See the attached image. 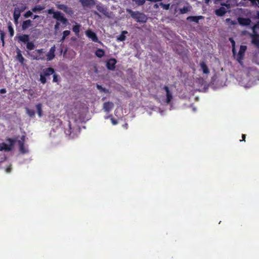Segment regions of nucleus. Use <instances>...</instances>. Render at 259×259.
Instances as JSON below:
<instances>
[{"label":"nucleus","instance_id":"obj_1","mask_svg":"<svg viewBox=\"0 0 259 259\" xmlns=\"http://www.w3.org/2000/svg\"><path fill=\"white\" fill-rule=\"evenodd\" d=\"M252 33L250 34L251 42L253 45L259 46V22L251 27Z\"/></svg>","mask_w":259,"mask_h":259},{"label":"nucleus","instance_id":"obj_2","mask_svg":"<svg viewBox=\"0 0 259 259\" xmlns=\"http://www.w3.org/2000/svg\"><path fill=\"white\" fill-rule=\"evenodd\" d=\"M49 14H53V17L56 19L58 22L60 21L63 24L66 25L68 23L67 19L64 17V15L60 12H55L53 9L48 10L47 11Z\"/></svg>","mask_w":259,"mask_h":259},{"label":"nucleus","instance_id":"obj_3","mask_svg":"<svg viewBox=\"0 0 259 259\" xmlns=\"http://www.w3.org/2000/svg\"><path fill=\"white\" fill-rule=\"evenodd\" d=\"M127 12L131 14V17L135 19L138 22L145 23L147 21L146 16L138 11H133L131 10H127Z\"/></svg>","mask_w":259,"mask_h":259},{"label":"nucleus","instance_id":"obj_4","mask_svg":"<svg viewBox=\"0 0 259 259\" xmlns=\"http://www.w3.org/2000/svg\"><path fill=\"white\" fill-rule=\"evenodd\" d=\"M6 141L9 142V144L4 142L0 144V151H11L16 141V139L8 138Z\"/></svg>","mask_w":259,"mask_h":259},{"label":"nucleus","instance_id":"obj_5","mask_svg":"<svg viewBox=\"0 0 259 259\" xmlns=\"http://www.w3.org/2000/svg\"><path fill=\"white\" fill-rule=\"evenodd\" d=\"M247 49V47L246 46L241 45L240 47L239 51L237 55L236 54L235 56H234L237 61L240 64H242L243 62L242 60L243 59L244 54Z\"/></svg>","mask_w":259,"mask_h":259},{"label":"nucleus","instance_id":"obj_6","mask_svg":"<svg viewBox=\"0 0 259 259\" xmlns=\"http://www.w3.org/2000/svg\"><path fill=\"white\" fill-rule=\"evenodd\" d=\"M35 52H37L39 55H31L29 52H28V54L30 56L33 60H44L45 59V56L43 55L44 52L42 49L36 50Z\"/></svg>","mask_w":259,"mask_h":259},{"label":"nucleus","instance_id":"obj_7","mask_svg":"<svg viewBox=\"0 0 259 259\" xmlns=\"http://www.w3.org/2000/svg\"><path fill=\"white\" fill-rule=\"evenodd\" d=\"M117 61L114 58H111L106 61V66L107 68L111 71L114 70Z\"/></svg>","mask_w":259,"mask_h":259},{"label":"nucleus","instance_id":"obj_8","mask_svg":"<svg viewBox=\"0 0 259 259\" xmlns=\"http://www.w3.org/2000/svg\"><path fill=\"white\" fill-rule=\"evenodd\" d=\"M163 89L166 92L165 103L166 104H168L170 103L172 99H173V96H172V93L169 90V88L166 85L164 86L163 88Z\"/></svg>","mask_w":259,"mask_h":259},{"label":"nucleus","instance_id":"obj_9","mask_svg":"<svg viewBox=\"0 0 259 259\" xmlns=\"http://www.w3.org/2000/svg\"><path fill=\"white\" fill-rule=\"evenodd\" d=\"M238 23L243 26H249L251 23V21L249 18L243 17H239L237 19Z\"/></svg>","mask_w":259,"mask_h":259},{"label":"nucleus","instance_id":"obj_10","mask_svg":"<svg viewBox=\"0 0 259 259\" xmlns=\"http://www.w3.org/2000/svg\"><path fill=\"white\" fill-rule=\"evenodd\" d=\"M86 35L91 38L94 42H97L99 41L96 34L91 30H88L85 31Z\"/></svg>","mask_w":259,"mask_h":259},{"label":"nucleus","instance_id":"obj_11","mask_svg":"<svg viewBox=\"0 0 259 259\" xmlns=\"http://www.w3.org/2000/svg\"><path fill=\"white\" fill-rule=\"evenodd\" d=\"M97 10L103 15L108 16V9L102 4H98L96 6Z\"/></svg>","mask_w":259,"mask_h":259},{"label":"nucleus","instance_id":"obj_12","mask_svg":"<svg viewBox=\"0 0 259 259\" xmlns=\"http://www.w3.org/2000/svg\"><path fill=\"white\" fill-rule=\"evenodd\" d=\"M83 7L90 8L95 5L94 0H79Z\"/></svg>","mask_w":259,"mask_h":259},{"label":"nucleus","instance_id":"obj_13","mask_svg":"<svg viewBox=\"0 0 259 259\" xmlns=\"http://www.w3.org/2000/svg\"><path fill=\"white\" fill-rule=\"evenodd\" d=\"M114 107V104L111 102H105L103 104V109L106 112H109Z\"/></svg>","mask_w":259,"mask_h":259},{"label":"nucleus","instance_id":"obj_14","mask_svg":"<svg viewBox=\"0 0 259 259\" xmlns=\"http://www.w3.org/2000/svg\"><path fill=\"white\" fill-rule=\"evenodd\" d=\"M55 46H54L50 49L49 52L47 54V61H51L55 58Z\"/></svg>","mask_w":259,"mask_h":259},{"label":"nucleus","instance_id":"obj_15","mask_svg":"<svg viewBox=\"0 0 259 259\" xmlns=\"http://www.w3.org/2000/svg\"><path fill=\"white\" fill-rule=\"evenodd\" d=\"M223 7L224 6L220 8L219 9H216L214 11V13L217 16L221 17L224 16L227 13L226 9Z\"/></svg>","mask_w":259,"mask_h":259},{"label":"nucleus","instance_id":"obj_16","mask_svg":"<svg viewBox=\"0 0 259 259\" xmlns=\"http://www.w3.org/2000/svg\"><path fill=\"white\" fill-rule=\"evenodd\" d=\"M43 75L45 76H49L55 73V70L52 67H49L44 69L42 70Z\"/></svg>","mask_w":259,"mask_h":259},{"label":"nucleus","instance_id":"obj_17","mask_svg":"<svg viewBox=\"0 0 259 259\" xmlns=\"http://www.w3.org/2000/svg\"><path fill=\"white\" fill-rule=\"evenodd\" d=\"M32 21L31 20H26L24 21L22 24V29L23 30H25L28 29L29 27L32 26Z\"/></svg>","mask_w":259,"mask_h":259},{"label":"nucleus","instance_id":"obj_18","mask_svg":"<svg viewBox=\"0 0 259 259\" xmlns=\"http://www.w3.org/2000/svg\"><path fill=\"white\" fill-rule=\"evenodd\" d=\"M204 17L202 16H189L187 19L190 22H194L196 23L199 22V20L203 19Z\"/></svg>","mask_w":259,"mask_h":259},{"label":"nucleus","instance_id":"obj_19","mask_svg":"<svg viewBox=\"0 0 259 259\" xmlns=\"http://www.w3.org/2000/svg\"><path fill=\"white\" fill-rule=\"evenodd\" d=\"M19 41L26 44L29 40V36L28 34H22L18 36Z\"/></svg>","mask_w":259,"mask_h":259},{"label":"nucleus","instance_id":"obj_20","mask_svg":"<svg viewBox=\"0 0 259 259\" xmlns=\"http://www.w3.org/2000/svg\"><path fill=\"white\" fill-rule=\"evenodd\" d=\"M16 58L21 64H24L25 59L22 56L21 52L19 49H17V55Z\"/></svg>","mask_w":259,"mask_h":259},{"label":"nucleus","instance_id":"obj_21","mask_svg":"<svg viewBox=\"0 0 259 259\" xmlns=\"http://www.w3.org/2000/svg\"><path fill=\"white\" fill-rule=\"evenodd\" d=\"M215 3L218 1H222L220 5L222 6H225L227 9L231 8V0H215Z\"/></svg>","mask_w":259,"mask_h":259},{"label":"nucleus","instance_id":"obj_22","mask_svg":"<svg viewBox=\"0 0 259 259\" xmlns=\"http://www.w3.org/2000/svg\"><path fill=\"white\" fill-rule=\"evenodd\" d=\"M145 3V0H132L131 5L134 7H137L142 6Z\"/></svg>","mask_w":259,"mask_h":259},{"label":"nucleus","instance_id":"obj_23","mask_svg":"<svg viewBox=\"0 0 259 259\" xmlns=\"http://www.w3.org/2000/svg\"><path fill=\"white\" fill-rule=\"evenodd\" d=\"M200 66L202 70L203 73L208 74L209 73V70L204 61H201L200 63Z\"/></svg>","mask_w":259,"mask_h":259},{"label":"nucleus","instance_id":"obj_24","mask_svg":"<svg viewBox=\"0 0 259 259\" xmlns=\"http://www.w3.org/2000/svg\"><path fill=\"white\" fill-rule=\"evenodd\" d=\"M95 55L97 57L101 58L105 55V51L101 49H98L95 52Z\"/></svg>","mask_w":259,"mask_h":259},{"label":"nucleus","instance_id":"obj_25","mask_svg":"<svg viewBox=\"0 0 259 259\" xmlns=\"http://www.w3.org/2000/svg\"><path fill=\"white\" fill-rule=\"evenodd\" d=\"M8 28L10 37L13 36L14 34V30L13 28L12 24L10 21H9L8 23Z\"/></svg>","mask_w":259,"mask_h":259},{"label":"nucleus","instance_id":"obj_26","mask_svg":"<svg viewBox=\"0 0 259 259\" xmlns=\"http://www.w3.org/2000/svg\"><path fill=\"white\" fill-rule=\"evenodd\" d=\"M80 25L76 23L72 27V30L75 33V35L78 36L80 31Z\"/></svg>","mask_w":259,"mask_h":259},{"label":"nucleus","instance_id":"obj_27","mask_svg":"<svg viewBox=\"0 0 259 259\" xmlns=\"http://www.w3.org/2000/svg\"><path fill=\"white\" fill-rule=\"evenodd\" d=\"M127 32L126 31H123L117 37V40L120 41H123L125 40L126 36L125 35Z\"/></svg>","mask_w":259,"mask_h":259},{"label":"nucleus","instance_id":"obj_28","mask_svg":"<svg viewBox=\"0 0 259 259\" xmlns=\"http://www.w3.org/2000/svg\"><path fill=\"white\" fill-rule=\"evenodd\" d=\"M45 9V7L44 6H41L40 5H36L33 8H32V12L34 13H36L37 12H40L42 10H43Z\"/></svg>","mask_w":259,"mask_h":259},{"label":"nucleus","instance_id":"obj_29","mask_svg":"<svg viewBox=\"0 0 259 259\" xmlns=\"http://www.w3.org/2000/svg\"><path fill=\"white\" fill-rule=\"evenodd\" d=\"M36 108L39 117H41L42 114L41 104L38 103L37 105H36Z\"/></svg>","mask_w":259,"mask_h":259},{"label":"nucleus","instance_id":"obj_30","mask_svg":"<svg viewBox=\"0 0 259 259\" xmlns=\"http://www.w3.org/2000/svg\"><path fill=\"white\" fill-rule=\"evenodd\" d=\"M26 48L29 50H32L34 49L35 46L34 43L32 41H28L26 43Z\"/></svg>","mask_w":259,"mask_h":259},{"label":"nucleus","instance_id":"obj_31","mask_svg":"<svg viewBox=\"0 0 259 259\" xmlns=\"http://www.w3.org/2000/svg\"><path fill=\"white\" fill-rule=\"evenodd\" d=\"M229 40L231 41L232 46L233 55V56H235L236 55V50L235 48V42L232 38H230Z\"/></svg>","mask_w":259,"mask_h":259},{"label":"nucleus","instance_id":"obj_32","mask_svg":"<svg viewBox=\"0 0 259 259\" xmlns=\"http://www.w3.org/2000/svg\"><path fill=\"white\" fill-rule=\"evenodd\" d=\"M190 10L188 6H184L182 8H180L179 11L181 14H184L187 13Z\"/></svg>","mask_w":259,"mask_h":259},{"label":"nucleus","instance_id":"obj_33","mask_svg":"<svg viewBox=\"0 0 259 259\" xmlns=\"http://www.w3.org/2000/svg\"><path fill=\"white\" fill-rule=\"evenodd\" d=\"M21 15V12L19 11L18 8H14V13H13V17H18L20 18Z\"/></svg>","mask_w":259,"mask_h":259},{"label":"nucleus","instance_id":"obj_34","mask_svg":"<svg viewBox=\"0 0 259 259\" xmlns=\"http://www.w3.org/2000/svg\"><path fill=\"white\" fill-rule=\"evenodd\" d=\"M26 111H27V113L28 114V115L30 117H34V116H35V111L33 110L29 109L27 108L26 109Z\"/></svg>","mask_w":259,"mask_h":259},{"label":"nucleus","instance_id":"obj_35","mask_svg":"<svg viewBox=\"0 0 259 259\" xmlns=\"http://www.w3.org/2000/svg\"><path fill=\"white\" fill-rule=\"evenodd\" d=\"M97 88L100 90V92H104V93H108V90L107 89H106V88H103L101 85H99V84H97Z\"/></svg>","mask_w":259,"mask_h":259},{"label":"nucleus","instance_id":"obj_36","mask_svg":"<svg viewBox=\"0 0 259 259\" xmlns=\"http://www.w3.org/2000/svg\"><path fill=\"white\" fill-rule=\"evenodd\" d=\"M108 118H110L111 123L113 125H116L118 123V121H117V120H116L114 118H113L112 115H110L105 117L106 119Z\"/></svg>","mask_w":259,"mask_h":259},{"label":"nucleus","instance_id":"obj_37","mask_svg":"<svg viewBox=\"0 0 259 259\" xmlns=\"http://www.w3.org/2000/svg\"><path fill=\"white\" fill-rule=\"evenodd\" d=\"M64 12L67 14L72 15L73 14V11L72 9L68 7H66V9L65 10Z\"/></svg>","mask_w":259,"mask_h":259},{"label":"nucleus","instance_id":"obj_38","mask_svg":"<svg viewBox=\"0 0 259 259\" xmlns=\"http://www.w3.org/2000/svg\"><path fill=\"white\" fill-rule=\"evenodd\" d=\"M159 5L164 10H167L169 9V8H170V4H163V3H160L159 4Z\"/></svg>","mask_w":259,"mask_h":259},{"label":"nucleus","instance_id":"obj_39","mask_svg":"<svg viewBox=\"0 0 259 259\" xmlns=\"http://www.w3.org/2000/svg\"><path fill=\"white\" fill-rule=\"evenodd\" d=\"M0 35H1V40L2 42V46H4L5 45V33L3 31H0Z\"/></svg>","mask_w":259,"mask_h":259},{"label":"nucleus","instance_id":"obj_40","mask_svg":"<svg viewBox=\"0 0 259 259\" xmlns=\"http://www.w3.org/2000/svg\"><path fill=\"white\" fill-rule=\"evenodd\" d=\"M67 6L64 4H59L57 5V8L61 10H62L64 12L65 10L66 9Z\"/></svg>","mask_w":259,"mask_h":259},{"label":"nucleus","instance_id":"obj_41","mask_svg":"<svg viewBox=\"0 0 259 259\" xmlns=\"http://www.w3.org/2000/svg\"><path fill=\"white\" fill-rule=\"evenodd\" d=\"M226 21L230 25H235L237 24V22L236 21L232 20L231 18H227L226 19Z\"/></svg>","mask_w":259,"mask_h":259},{"label":"nucleus","instance_id":"obj_42","mask_svg":"<svg viewBox=\"0 0 259 259\" xmlns=\"http://www.w3.org/2000/svg\"><path fill=\"white\" fill-rule=\"evenodd\" d=\"M25 139V136H22L21 138V140L18 141V144L19 145V146L20 145H22L23 144H24Z\"/></svg>","mask_w":259,"mask_h":259},{"label":"nucleus","instance_id":"obj_43","mask_svg":"<svg viewBox=\"0 0 259 259\" xmlns=\"http://www.w3.org/2000/svg\"><path fill=\"white\" fill-rule=\"evenodd\" d=\"M15 8H18V10H19V11L21 13L26 9V6L25 5H22L20 6L15 7Z\"/></svg>","mask_w":259,"mask_h":259},{"label":"nucleus","instance_id":"obj_44","mask_svg":"<svg viewBox=\"0 0 259 259\" xmlns=\"http://www.w3.org/2000/svg\"><path fill=\"white\" fill-rule=\"evenodd\" d=\"M46 76H45L44 75H43L42 74H40V81L42 84H45L47 82V79H46Z\"/></svg>","mask_w":259,"mask_h":259},{"label":"nucleus","instance_id":"obj_45","mask_svg":"<svg viewBox=\"0 0 259 259\" xmlns=\"http://www.w3.org/2000/svg\"><path fill=\"white\" fill-rule=\"evenodd\" d=\"M59 76L56 73L53 74V82H58L59 81Z\"/></svg>","mask_w":259,"mask_h":259},{"label":"nucleus","instance_id":"obj_46","mask_svg":"<svg viewBox=\"0 0 259 259\" xmlns=\"http://www.w3.org/2000/svg\"><path fill=\"white\" fill-rule=\"evenodd\" d=\"M32 15V12L30 11H27L24 15V17L25 18H28L30 17H31Z\"/></svg>","mask_w":259,"mask_h":259},{"label":"nucleus","instance_id":"obj_47","mask_svg":"<svg viewBox=\"0 0 259 259\" xmlns=\"http://www.w3.org/2000/svg\"><path fill=\"white\" fill-rule=\"evenodd\" d=\"M19 150L21 153H25L26 152V150L24 148V144L19 146Z\"/></svg>","mask_w":259,"mask_h":259},{"label":"nucleus","instance_id":"obj_48","mask_svg":"<svg viewBox=\"0 0 259 259\" xmlns=\"http://www.w3.org/2000/svg\"><path fill=\"white\" fill-rule=\"evenodd\" d=\"M70 34V31L69 30H65L63 32V35L64 37H67Z\"/></svg>","mask_w":259,"mask_h":259},{"label":"nucleus","instance_id":"obj_49","mask_svg":"<svg viewBox=\"0 0 259 259\" xmlns=\"http://www.w3.org/2000/svg\"><path fill=\"white\" fill-rule=\"evenodd\" d=\"M59 26H60V23L59 22H56L55 25V26H54V28L55 30H58L59 29Z\"/></svg>","mask_w":259,"mask_h":259},{"label":"nucleus","instance_id":"obj_50","mask_svg":"<svg viewBox=\"0 0 259 259\" xmlns=\"http://www.w3.org/2000/svg\"><path fill=\"white\" fill-rule=\"evenodd\" d=\"M12 169L11 166L10 165L6 168V171L7 172H10Z\"/></svg>","mask_w":259,"mask_h":259},{"label":"nucleus","instance_id":"obj_51","mask_svg":"<svg viewBox=\"0 0 259 259\" xmlns=\"http://www.w3.org/2000/svg\"><path fill=\"white\" fill-rule=\"evenodd\" d=\"M14 18V23L16 25H17L18 24V20H19V18L18 17H13Z\"/></svg>","mask_w":259,"mask_h":259},{"label":"nucleus","instance_id":"obj_52","mask_svg":"<svg viewBox=\"0 0 259 259\" xmlns=\"http://www.w3.org/2000/svg\"><path fill=\"white\" fill-rule=\"evenodd\" d=\"M242 140H240V141L241 142V141H245V138H246V135L245 134H242Z\"/></svg>","mask_w":259,"mask_h":259},{"label":"nucleus","instance_id":"obj_53","mask_svg":"<svg viewBox=\"0 0 259 259\" xmlns=\"http://www.w3.org/2000/svg\"><path fill=\"white\" fill-rule=\"evenodd\" d=\"M93 13L94 15L97 16L99 18H101V16L97 11H94Z\"/></svg>","mask_w":259,"mask_h":259},{"label":"nucleus","instance_id":"obj_54","mask_svg":"<svg viewBox=\"0 0 259 259\" xmlns=\"http://www.w3.org/2000/svg\"><path fill=\"white\" fill-rule=\"evenodd\" d=\"M6 90L5 89H2L0 90V93L1 94H5L6 93Z\"/></svg>","mask_w":259,"mask_h":259},{"label":"nucleus","instance_id":"obj_55","mask_svg":"<svg viewBox=\"0 0 259 259\" xmlns=\"http://www.w3.org/2000/svg\"><path fill=\"white\" fill-rule=\"evenodd\" d=\"M65 38H66V37H64V36L63 35L62 38L60 39V41L63 42L64 41Z\"/></svg>","mask_w":259,"mask_h":259},{"label":"nucleus","instance_id":"obj_56","mask_svg":"<svg viewBox=\"0 0 259 259\" xmlns=\"http://www.w3.org/2000/svg\"><path fill=\"white\" fill-rule=\"evenodd\" d=\"M123 126L124 128H125V129H127V127H128V124L127 123H125L123 125Z\"/></svg>","mask_w":259,"mask_h":259},{"label":"nucleus","instance_id":"obj_57","mask_svg":"<svg viewBox=\"0 0 259 259\" xmlns=\"http://www.w3.org/2000/svg\"><path fill=\"white\" fill-rule=\"evenodd\" d=\"M39 16H38V15H34L33 16V19H36V18H39Z\"/></svg>","mask_w":259,"mask_h":259},{"label":"nucleus","instance_id":"obj_58","mask_svg":"<svg viewBox=\"0 0 259 259\" xmlns=\"http://www.w3.org/2000/svg\"><path fill=\"white\" fill-rule=\"evenodd\" d=\"M158 5H157V4H155V5H154V7L155 8H158Z\"/></svg>","mask_w":259,"mask_h":259},{"label":"nucleus","instance_id":"obj_59","mask_svg":"<svg viewBox=\"0 0 259 259\" xmlns=\"http://www.w3.org/2000/svg\"><path fill=\"white\" fill-rule=\"evenodd\" d=\"M205 1V3H206V4H208V2H209V0H204Z\"/></svg>","mask_w":259,"mask_h":259},{"label":"nucleus","instance_id":"obj_60","mask_svg":"<svg viewBox=\"0 0 259 259\" xmlns=\"http://www.w3.org/2000/svg\"><path fill=\"white\" fill-rule=\"evenodd\" d=\"M257 17L259 19V12H257Z\"/></svg>","mask_w":259,"mask_h":259},{"label":"nucleus","instance_id":"obj_61","mask_svg":"<svg viewBox=\"0 0 259 259\" xmlns=\"http://www.w3.org/2000/svg\"><path fill=\"white\" fill-rule=\"evenodd\" d=\"M40 0H35L36 3H38Z\"/></svg>","mask_w":259,"mask_h":259}]
</instances>
